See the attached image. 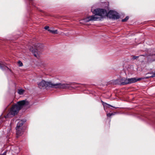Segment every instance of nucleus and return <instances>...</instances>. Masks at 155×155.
I'll list each match as a JSON object with an SVG mask.
<instances>
[{"instance_id":"obj_1","label":"nucleus","mask_w":155,"mask_h":155,"mask_svg":"<svg viewBox=\"0 0 155 155\" xmlns=\"http://www.w3.org/2000/svg\"><path fill=\"white\" fill-rule=\"evenodd\" d=\"M72 83L69 82L68 83H56L54 84L51 82L45 81L42 80L38 84V87L41 89H44L46 88H68L71 87V85Z\"/></svg>"},{"instance_id":"obj_2","label":"nucleus","mask_w":155,"mask_h":155,"mask_svg":"<svg viewBox=\"0 0 155 155\" xmlns=\"http://www.w3.org/2000/svg\"><path fill=\"white\" fill-rule=\"evenodd\" d=\"M29 102L26 100H23L18 102L17 104L13 105L7 114L5 116V118L13 117L18 114L19 111L24 106L28 105Z\"/></svg>"},{"instance_id":"obj_3","label":"nucleus","mask_w":155,"mask_h":155,"mask_svg":"<svg viewBox=\"0 0 155 155\" xmlns=\"http://www.w3.org/2000/svg\"><path fill=\"white\" fill-rule=\"evenodd\" d=\"M93 14L96 15H98L101 17L105 15L108 16L110 18L114 19H117L120 18L119 14L113 10L110 11L108 13L106 10L103 9L97 8L93 11L91 9Z\"/></svg>"},{"instance_id":"obj_4","label":"nucleus","mask_w":155,"mask_h":155,"mask_svg":"<svg viewBox=\"0 0 155 155\" xmlns=\"http://www.w3.org/2000/svg\"><path fill=\"white\" fill-rule=\"evenodd\" d=\"M35 46L36 47L35 49H34L32 51L34 56L37 57L38 51L41 49H42L43 46V45L40 43H38L35 45Z\"/></svg>"},{"instance_id":"obj_5","label":"nucleus","mask_w":155,"mask_h":155,"mask_svg":"<svg viewBox=\"0 0 155 155\" xmlns=\"http://www.w3.org/2000/svg\"><path fill=\"white\" fill-rule=\"evenodd\" d=\"M99 20V18L92 15L88 16L87 18L84 19L83 21L86 22H88L90 21H95Z\"/></svg>"},{"instance_id":"obj_6","label":"nucleus","mask_w":155,"mask_h":155,"mask_svg":"<svg viewBox=\"0 0 155 155\" xmlns=\"http://www.w3.org/2000/svg\"><path fill=\"white\" fill-rule=\"evenodd\" d=\"M6 63L4 61L0 60V68L3 71H11V70L6 66Z\"/></svg>"},{"instance_id":"obj_7","label":"nucleus","mask_w":155,"mask_h":155,"mask_svg":"<svg viewBox=\"0 0 155 155\" xmlns=\"http://www.w3.org/2000/svg\"><path fill=\"white\" fill-rule=\"evenodd\" d=\"M111 83L114 84H118L121 85V78L111 81Z\"/></svg>"},{"instance_id":"obj_8","label":"nucleus","mask_w":155,"mask_h":155,"mask_svg":"<svg viewBox=\"0 0 155 155\" xmlns=\"http://www.w3.org/2000/svg\"><path fill=\"white\" fill-rule=\"evenodd\" d=\"M26 120H20L17 123V126L16 127V128H22L21 127L24 124Z\"/></svg>"},{"instance_id":"obj_9","label":"nucleus","mask_w":155,"mask_h":155,"mask_svg":"<svg viewBox=\"0 0 155 155\" xmlns=\"http://www.w3.org/2000/svg\"><path fill=\"white\" fill-rule=\"evenodd\" d=\"M121 85L127 84V78L124 77L121 78Z\"/></svg>"},{"instance_id":"obj_10","label":"nucleus","mask_w":155,"mask_h":155,"mask_svg":"<svg viewBox=\"0 0 155 155\" xmlns=\"http://www.w3.org/2000/svg\"><path fill=\"white\" fill-rule=\"evenodd\" d=\"M127 84H130L136 82L135 78H127Z\"/></svg>"},{"instance_id":"obj_11","label":"nucleus","mask_w":155,"mask_h":155,"mask_svg":"<svg viewBox=\"0 0 155 155\" xmlns=\"http://www.w3.org/2000/svg\"><path fill=\"white\" fill-rule=\"evenodd\" d=\"M16 134L18 136H21L23 132V130L21 128H16Z\"/></svg>"},{"instance_id":"obj_12","label":"nucleus","mask_w":155,"mask_h":155,"mask_svg":"<svg viewBox=\"0 0 155 155\" xmlns=\"http://www.w3.org/2000/svg\"><path fill=\"white\" fill-rule=\"evenodd\" d=\"M101 102L102 104L103 105V106L104 107V109H105V108H109L110 107H113L110 105L108 104L107 103H106L105 102H104L102 101H101Z\"/></svg>"},{"instance_id":"obj_13","label":"nucleus","mask_w":155,"mask_h":155,"mask_svg":"<svg viewBox=\"0 0 155 155\" xmlns=\"http://www.w3.org/2000/svg\"><path fill=\"white\" fill-rule=\"evenodd\" d=\"M18 93L20 95H22L25 92V90L22 89H18Z\"/></svg>"},{"instance_id":"obj_14","label":"nucleus","mask_w":155,"mask_h":155,"mask_svg":"<svg viewBox=\"0 0 155 155\" xmlns=\"http://www.w3.org/2000/svg\"><path fill=\"white\" fill-rule=\"evenodd\" d=\"M48 31H49L53 34H56L58 33L57 30H52L51 29H48Z\"/></svg>"},{"instance_id":"obj_15","label":"nucleus","mask_w":155,"mask_h":155,"mask_svg":"<svg viewBox=\"0 0 155 155\" xmlns=\"http://www.w3.org/2000/svg\"><path fill=\"white\" fill-rule=\"evenodd\" d=\"M140 56H143V57H144L145 56V55H140L139 56H133V60H135L137 59V58H138Z\"/></svg>"},{"instance_id":"obj_16","label":"nucleus","mask_w":155,"mask_h":155,"mask_svg":"<svg viewBox=\"0 0 155 155\" xmlns=\"http://www.w3.org/2000/svg\"><path fill=\"white\" fill-rule=\"evenodd\" d=\"M129 17L128 16L126 17L124 19H122V22H125L127 21L129 19Z\"/></svg>"},{"instance_id":"obj_17","label":"nucleus","mask_w":155,"mask_h":155,"mask_svg":"<svg viewBox=\"0 0 155 155\" xmlns=\"http://www.w3.org/2000/svg\"><path fill=\"white\" fill-rule=\"evenodd\" d=\"M155 77V71L154 72V73H153L152 74L151 76H150L149 77H147L146 78H148L149 77L153 78V77Z\"/></svg>"},{"instance_id":"obj_18","label":"nucleus","mask_w":155,"mask_h":155,"mask_svg":"<svg viewBox=\"0 0 155 155\" xmlns=\"http://www.w3.org/2000/svg\"><path fill=\"white\" fill-rule=\"evenodd\" d=\"M19 66H22L23 65V63L20 61L18 62Z\"/></svg>"},{"instance_id":"obj_19","label":"nucleus","mask_w":155,"mask_h":155,"mask_svg":"<svg viewBox=\"0 0 155 155\" xmlns=\"http://www.w3.org/2000/svg\"><path fill=\"white\" fill-rule=\"evenodd\" d=\"M44 28L46 30H47L48 31V29H49V27L48 26H45Z\"/></svg>"},{"instance_id":"obj_20","label":"nucleus","mask_w":155,"mask_h":155,"mask_svg":"<svg viewBox=\"0 0 155 155\" xmlns=\"http://www.w3.org/2000/svg\"><path fill=\"white\" fill-rule=\"evenodd\" d=\"M107 116L108 117H110L111 116H112L111 113H108L107 114Z\"/></svg>"},{"instance_id":"obj_21","label":"nucleus","mask_w":155,"mask_h":155,"mask_svg":"<svg viewBox=\"0 0 155 155\" xmlns=\"http://www.w3.org/2000/svg\"><path fill=\"white\" fill-rule=\"evenodd\" d=\"M141 79V78H138L137 79H136V82H137L138 81H139Z\"/></svg>"},{"instance_id":"obj_22","label":"nucleus","mask_w":155,"mask_h":155,"mask_svg":"<svg viewBox=\"0 0 155 155\" xmlns=\"http://www.w3.org/2000/svg\"><path fill=\"white\" fill-rule=\"evenodd\" d=\"M6 152L5 151L2 154H1V155H6Z\"/></svg>"},{"instance_id":"obj_23","label":"nucleus","mask_w":155,"mask_h":155,"mask_svg":"<svg viewBox=\"0 0 155 155\" xmlns=\"http://www.w3.org/2000/svg\"><path fill=\"white\" fill-rule=\"evenodd\" d=\"M111 113V115H114V114L113 113Z\"/></svg>"},{"instance_id":"obj_24","label":"nucleus","mask_w":155,"mask_h":155,"mask_svg":"<svg viewBox=\"0 0 155 155\" xmlns=\"http://www.w3.org/2000/svg\"><path fill=\"white\" fill-rule=\"evenodd\" d=\"M154 56H155V54H154ZM153 61H155V59Z\"/></svg>"},{"instance_id":"obj_25","label":"nucleus","mask_w":155,"mask_h":155,"mask_svg":"<svg viewBox=\"0 0 155 155\" xmlns=\"http://www.w3.org/2000/svg\"><path fill=\"white\" fill-rule=\"evenodd\" d=\"M30 1L32 2L33 0H29Z\"/></svg>"},{"instance_id":"obj_26","label":"nucleus","mask_w":155,"mask_h":155,"mask_svg":"<svg viewBox=\"0 0 155 155\" xmlns=\"http://www.w3.org/2000/svg\"><path fill=\"white\" fill-rule=\"evenodd\" d=\"M30 3L31 4V2H30Z\"/></svg>"}]
</instances>
